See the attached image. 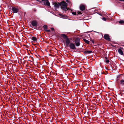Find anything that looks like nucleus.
I'll return each instance as SVG.
<instances>
[{"label": "nucleus", "instance_id": "obj_1", "mask_svg": "<svg viewBox=\"0 0 124 124\" xmlns=\"http://www.w3.org/2000/svg\"><path fill=\"white\" fill-rule=\"evenodd\" d=\"M62 37H63L65 39V44L66 46H68L71 43L69 39L68 38L67 36L64 34H62L61 35Z\"/></svg>", "mask_w": 124, "mask_h": 124}, {"label": "nucleus", "instance_id": "obj_2", "mask_svg": "<svg viewBox=\"0 0 124 124\" xmlns=\"http://www.w3.org/2000/svg\"><path fill=\"white\" fill-rule=\"evenodd\" d=\"M60 6L61 9L66 11L68 10V9L67 8V4L64 1H63L60 2Z\"/></svg>", "mask_w": 124, "mask_h": 124}, {"label": "nucleus", "instance_id": "obj_3", "mask_svg": "<svg viewBox=\"0 0 124 124\" xmlns=\"http://www.w3.org/2000/svg\"><path fill=\"white\" fill-rule=\"evenodd\" d=\"M80 39L78 37H76L75 39L74 42L76 46H79L80 45Z\"/></svg>", "mask_w": 124, "mask_h": 124}, {"label": "nucleus", "instance_id": "obj_4", "mask_svg": "<svg viewBox=\"0 0 124 124\" xmlns=\"http://www.w3.org/2000/svg\"><path fill=\"white\" fill-rule=\"evenodd\" d=\"M68 46L71 49H75L76 48L75 44L72 43H71Z\"/></svg>", "mask_w": 124, "mask_h": 124}, {"label": "nucleus", "instance_id": "obj_5", "mask_svg": "<svg viewBox=\"0 0 124 124\" xmlns=\"http://www.w3.org/2000/svg\"><path fill=\"white\" fill-rule=\"evenodd\" d=\"M31 24L33 27H36L38 23L36 21L34 20L32 22Z\"/></svg>", "mask_w": 124, "mask_h": 124}, {"label": "nucleus", "instance_id": "obj_6", "mask_svg": "<svg viewBox=\"0 0 124 124\" xmlns=\"http://www.w3.org/2000/svg\"><path fill=\"white\" fill-rule=\"evenodd\" d=\"M104 38L105 39L108 40H110V39L109 38V35L108 34H105L104 36Z\"/></svg>", "mask_w": 124, "mask_h": 124}, {"label": "nucleus", "instance_id": "obj_7", "mask_svg": "<svg viewBox=\"0 0 124 124\" xmlns=\"http://www.w3.org/2000/svg\"><path fill=\"white\" fill-rule=\"evenodd\" d=\"M85 8V6L84 5L81 4L80 7V10L82 11L84 10Z\"/></svg>", "mask_w": 124, "mask_h": 124}, {"label": "nucleus", "instance_id": "obj_8", "mask_svg": "<svg viewBox=\"0 0 124 124\" xmlns=\"http://www.w3.org/2000/svg\"><path fill=\"white\" fill-rule=\"evenodd\" d=\"M12 10L14 13H17L18 11V9L17 8L14 7H12Z\"/></svg>", "mask_w": 124, "mask_h": 124}, {"label": "nucleus", "instance_id": "obj_9", "mask_svg": "<svg viewBox=\"0 0 124 124\" xmlns=\"http://www.w3.org/2000/svg\"><path fill=\"white\" fill-rule=\"evenodd\" d=\"M44 4L45 5L50 6V3L48 0H45V1H44Z\"/></svg>", "mask_w": 124, "mask_h": 124}, {"label": "nucleus", "instance_id": "obj_10", "mask_svg": "<svg viewBox=\"0 0 124 124\" xmlns=\"http://www.w3.org/2000/svg\"><path fill=\"white\" fill-rule=\"evenodd\" d=\"M60 2L55 3L54 4V6L56 8H58L59 7V6H60Z\"/></svg>", "mask_w": 124, "mask_h": 124}, {"label": "nucleus", "instance_id": "obj_11", "mask_svg": "<svg viewBox=\"0 0 124 124\" xmlns=\"http://www.w3.org/2000/svg\"><path fill=\"white\" fill-rule=\"evenodd\" d=\"M118 53L120 54L121 55H123V51H122V50L121 49H119L118 50Z\"/></svg>", "mask_w": 124, "mask_h": 124}, {"label": "nucleus", "instance_id": "obj_12", "mask_svg": "<svg viewBox=\"0 0 124 124\" xmlns=\"http://www.w3.org/2000/svg\"><path fill=\"white\" fill-rule=\"evenodd\" d=\"M31 39L35 42H36L37 41V38L35 37H32Z\"/></svg>", "mask_w": 124, "mask_h": 124}, {"label": "nucleus", "instance_id": "obj_13", "mask_svg": "<svg viewBox=\"0 0 124 124\" xmlns=\"http://www.w3.org/2000/svg\"><path fill=\"white\" fill-rule=\"evenodd\" d=\"M104 61L105 62H106L107 63H108L109 62V60L108 59L107 57H105V59Z\"/></svg>", "mask_w": 124, "mask_h": 124}, {"label": "nucleus", "instance_id": "obj_14", "mask_svg": "<svg viewBox=\"0 0 124 124\" xmlns=\"http://www.w3.org/2000/svg\"><path fill=\"white\" fill-rule=\"evenodd\" d=\"M43 27L45 31H46L47 29V26L46 25H45L43 26Z\"/></svg>", "mask_w": 124, "mask_h": 124}, {"label": "nucleus", "instance_id": "obj_15", "mask_svg": "<svg viewBox=\"0 0 124 124\" xmlns=\"http://www.w3.org/2000/svg\"><path fill=\"white\" fill-rule=\"evenodd\" d=\"M83 40L87 44H89V41L85 39H83Z\"/></svg>", "mask_w": 124, "mask_h": 124}, {"label": "nucleus", "instance_id": "obj_16", "mask_svg": "<svg viewBox=\"0 0 124 124\" xmlns=\"http://www.w3.org/2000/svg\"><path fill=\"white\" fill-rule=\"evenodd\" d=\"M120 84H121L124 85V80H121L120 81Z\"/></svg>", "mask_w": 124, "mask_h": 124}, {"label": "nucleus", "instance_id": "obj_17", "mask_svg": "<svg viewBox=\"0 0 124 124\" xmlns=\"http://www.w3.org/2000/svg\"><path fill=\"white\" fill-rule=\"evenodd\" d=\"M92 51H86L85 52L86 53H92Z\"/></svg>", "mask_w": 124, "mask_h": 124}, {"label": "nucleus", "instance_id": "obj_18", "mask_svg": "<svg viewBox=\"0 0 124 124\" xmlns=\"http://www.w3.org/2000/svg\"><path fill=\"white\" fill-rule=\"evenodd\" d=\"M119 23L121 24L124 23V21L123 20H120L119 21Z\"/></svg>", "mask_w": 124, "mask_h": 124}, {"label": "nucleus", "instance_id": "obj_19", "mask_svg": "<svg viewBox=\"0 0 124 124\" xmlns=\"http://www.w3.org/2000/svg\"><path fill=\"white\" fill-rule=\"evenodd\" d=\"M59 15L60 16H61L62 18H64V15H63L61 14H59Z\"/></svg>", "mask_w": 124, "mask_h": 124}, {"label": "nucleus", "instance_id": "obj_20", "mask_svg": "<svg viewBox=\"0 0 124 124\" xmlns=\"http://www.w3.org/2000/svg\"><path fill=\"white\" fill-rule=\"evenodd\" d=\"M102 19L104 21H106V18L105 17H102Z\"/></svg>", "mask_w": 124, "mask_h": 124}, {"label": "nucleus", "instance_id": "obj_21", "mask_svg": "<svg viewBox=\"0 0 124 124\" xmlns=\"http://www.w3.org/2000/svg\"><path fill=\"white\" fill-rule=\"evenodd\" d=\"M72 14L73 15H76V13L75 12H72Z\"/></svg>", "mask_w": 124, "mask_h": 124}, {"label": "nucleus", "instance_id": "obj_22", "mask_svg": "<svg viewBox=\"0 0 124 124\" xmlns=\"http://www.w3.org/2000/svg\"><path fill=\"white\" fill-rule=\"evenodd\" d=\"M46 31H47L48 32H50V30H47Z\"/></svg>", "mask_w": 124, "mask_h": 124}, {"label": "nucleus", "instance_id": "obj_23", "mask_svg": "<svg viewBox=\"0 0 124 124\" xmlns=\"http://www.w3.org/2000/svg\"><path fill=\"white\" fill-rule=\"evenodd\" d=\"M51 30L52 31H54V29L53 28H51Z\"/></svg>", "mask_w": 124, "mask_h": 124}, {"label": "nucleus", "instance_id": "obj_24", "mask_svg": "<svg viewBox=\"0 0 124 124\" xmlns=\"http://www.w3.org/2000/svg\"><path fill=\"white\" fill-rule=\"evenodd\" d=\"M91 41H92V42L93 43H94V41L93 40H91Z\"/></svg>", "mask_w": 124, "mask_h": 124}, {"label": "nucleus", "instance_id": "obj_25", "mask_svg": "<svg viewBox=\"0 0 124 124\" xmlns=\"http://www.w3.org/2000/svg\"><path fill=\"white\" fill-rule=\"evenodd\" d=\"M66 2H69V1H68V0H66Z\"/></svg>", "mask_w": 124, "mask_h": 124}, {"label": "nucleus", "instance_id": "obj_26", "mask_svg": "<svg viewBox=\"0 0 124 124\" xmlns=\"http://www.w3.org/2000/svg\"><path fill=\"white\" fill-rule=\"evenodd\" d=\"M78 14H79L80 13V12L78 11Z\"/></svg>", "mask_w": 124, "mask_h": 124}, {"label": "nucleus", "instance_id": "obj_27", "mask_svg": "<svg viewBox=\"0 0 124 124\" xmlns=\"http://www.w3.org/2000/svg\"><path fill=\"white\" fill-rule=\"evenodd\" d=\"M119 0L120 1H124V0Z\"/></svg>", "mask_w": 124, "mask_h": 124}, {"label": "nucleus", "instance_id": "obj_28", "mask_svg": "<svg viewBox=\"0 0 124 124\" xmlns=\"http://www.w3.org/2000/svg\"><path fill=\"white\" fill-rule=\"evenodd\" d=\"M69 3H70V4H71V2L70 1H69Z\"/></svg>", "mask_w": 124, "mask_h": 124}]
</instances>
